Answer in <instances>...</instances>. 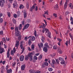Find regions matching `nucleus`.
<instances>
[{
    "label": "nucleus",
    "mask_w": 73,
    "mask_h": 73,
    "mask_svg": "<svg viewBox=\"0 0 73 73\" xmlns=\"http://www.w3.org/2000/svg\"><path fill=\"white\" fill-rule=\"evenodd\" d=\"M45 28V25L44 23H43V25L42 26V28Z\"/></svg>",
    "instance_id": "8fccbe9b"
},
{
    "label": "nucleus",
    "mask_w": 73,
    "mask_h": 73,
    "mask_svg": "<svg viewBox=\"0 0 73 73\" xmlns=\"http://www.w3.org/2000/svg\"><path fill=\"white\" fill-rule=\"evenodd\" d=\"M42 54L40 55V56H39L38 58V60H41L42 59Z\"/></svg>",
    "instance_id": "412c9836"
},
{
    "label": "nucleus",
    "mask_w": 73,
    "mask_h": 73,
    "mask_svg": "<svg viewBox=\"0 0 73 73\" xmlns=\"http://www.w3.org/2000/svg\"><path fill=\"white\" fill-rule=\"evenodd\" d=\"M70 37V38L71 39V40H73V36L72 35H71V34H69Z\"/></svg>",
    "instance_id": "4c0bfd02"
},
{
    "label": "nucleus",
    "mask_w": 73,
    "mask_h": 73,
    "mask_svg": "<svg viewBox=\"0 0 73 73\" xmlns=\"http://www.w3.org/2000/svg\"><path fill=\"white\" fill-rule=\"evenodd\" d=\"M53 49H57V47L56 45H54L53 47Z\"/></svg>",
    "instance_id": "ea45409f"
},
{
    "label": "nucleus",
    "mask_w": 73,
    "mask_h": 73,
    "mask_svg": "<svg viewBox=\"0 0 73 73\" xmlns=\"http://www.w3.org/2000/svg\"><path fill=\"white\" fill-rule=\"evenodd\" d=\"M70 39H69L68 40V41H67L65 43V44L66 45V46H68V44H70Z\"/></svg>",
    "instance_id": "9d476101"
},
{
    "label": "nucleus",
    "mask_w": 73,
    "mask_h": 73,
    "mask_svg": "<svg viewBox=\"0 0 73 73\" xmlns=\"http://www.w3.org/2000/svg\"><path fill=\"white\" fill-rule=\"evenodd\" d=\"M12 70L11 69L7 70V73H12Z\"/></svg>",
    "instance_id": "aec40b11"
},
{
    "label": "nucleus",
    "mask_w": 73,
    "mask_h": 73,
    "mask_svg": "<svg viewBox=\"0 0 73 73\" xmlns=\"http://www.w3.org/2000/svg\"><path fill=\"white\" fill-rule=\"evenodd\" d=\"M13 17H15V18H16L17 17V15L16 14H15L13 15Z\"/></svg>",
    "instance_id": "a18cd8bd"
},
{
    "label": "nucleus",
    "mask_w": 73,
    "mask_h": 73,
    "mask_svg": "<svg viewBox=\"0 0 73 73\" xmlns=\"http://www.w3.org/2000/svg\"><path fill=\"white\" fill-rule=\"evenodd\" d=\"M44 64L45 66H48V63L47 62H45L44 63Z\"/></svg>",
    "instance_id": "c03bdc74"
},
{
    "label": "nucleus",
    "mask_w": 73,
    "mask_h": 73,
    "mask_svg": "<svg viewBox=\"0 0 73 73\" xmlns=\"http://www.w3.org/2000/svg\"><path fill=\"white\" fill-rule=\"evenodd\" d=\"M19 8L20 9H23V8H24V6H23V5H20Z\"/></svg>",
    "instance_id": "b1692460"
},
{
    "label": "nucleus",
    "mask_w": 73,
    "mask_h": 73,
    "mask_svg": "<svg viewBox=\"0 0 73 73\" xmlns=\"http://www.w3.org/2000/svg\"><path fill=\"white\" fill-rule=\"evenodd\" d=\"M52 62L53 64H57V62H56V61L54 59H52Z\"/></svg>",
    "instance_id": "6ab92c4d"
},
{
    "label": "nucleus",
    "mask_w": 73,
    "mask_h": 73,
    "mask_svg": "<svg viewBox=\"0 0 73 73\" xmlns=\"http://www.w3.org/2000/svg\"><path fill=\"white\" fill-rule=\"evenodd\" d=\"M11 55H13V56H14V53L13 52V50H12L11 52Z\"/></svg>",
    "instance_id": "c9c22d12"
},
{
    "label": "nucleus",
    "mask_w": 73,
    "mask_h": 73,
    "mask_svg": "<svg viewBox=\"0 0 73 73\" xmlns=\"http://www.w3.org/2000/svg\"><path fill=\"white\" fill-rule=\"evenodd\" d=\"M34 35L35 36H37V32L35 30L34 32Z\"/></svg>",
    "instance_id": "49530a36"
},
{
    "label": "nucleus",
    "mask_w": 73,
    "mask_h": 73,
    "mask_svg": "<svg viewBox=\"0 0 73 73\" xmlns=\"http://www.w3.org/2000/svg\"><path fill=\"white\" fill-rule=\"evenodd\" d=\"M54 9L55 10H57V9H58V5H55L54 7Z\"/></svg>",
    "instance_id": "f3484780"
},
{
    "label": "nucleus",
    "mask_w": 73,
    "mask_h": 73,
    "mask_svg": "<svg viewBox=\"0 0 73 73\" xmlns=\"http://www.w3.org/2000/svg\"><path fill=\"white\" fill-rule=\"evenodd\" d=\"M43 50L44 52H48V48L46 47H44L43 48Z\"/></svg>",
    "instance_id": "4468645a"
},
{
    "label": "nucleus",
    "mask_w": 73,
    "mask_h": 73,
    "mask_svg": "<svg viewBox=\"0 0 73 73\" xmlns=\"http://www.w3.org/2000/svg\"><path fill=\"white\" fill-rule=\"evenodd\" d=\"M71 57L72 58H73V53H72L71 54Z\"/></svg>",
    "instance_id": "774afa93"
},
{
    "label": "nucleus",
    "mask_w": 73,
    "mask_h": 73,
    "mask_svg": "<svg viewBox=\"0 0 73 73\" xmlns=\"http://www.w3.org/2000/svg\"><path fill=\"white\" fill-rule=\"evenodd\" d=\"M12 21L13 23L16 24V20L15 19H13Z\"/></svg>",
    "instance_id": "cd10ccee"
},
{
    "label": "nucleus",
    "mask_w": 73,
    "mask_h": 73,
    "mask_svg": "<svg viewBox=\"0 0 73 73\" xmlns=\"http://www.w3.org/2000/svg\"><path fill=\"white\" fill-rule=\"evenodd\" d=\"M20 46L21 48V49H22V52L21 53V54H22L23 52H24V50L25 49V47H23V41H22L20 42Z\"/></svg>",
    "instance_id": "f257e3e1"
},
{
    "label": "nucleus",
    "mask_w": 73,
    "mask_h": 73,
    "mask_svg": "<svg viewBox=\"0 0 73 73\" xmlns=\"http://www.w3.org/2000/svg\"><path fill=\"white\" fill-rule=\"evenodd\" d=\"M13 8H17V1H15L14 2V3L13 4Z\"/></svg>",
    "instance_id": "1a4fd4ad"
},
{
    "label": "nucleus",
    "mask_w": 73,
    "mask_h": 73,
    "mask_svg": "<svg viewBox=\"0 0 73 73\" xmlns=\"http://www.w3.org/2000/svg\"><path fill=\"white\" fill-rule=\"evenodd\" d=\"M23 15L24 16V18H26V17H27V13L26 12H25L24 13Z\"/></svg>",
    "instance_id": "bb28decb"
},
{
    "label": "nucleus",
    "mask_w": 73,
    "mask_h": 73,
    "mask_svg": "<svg viewBox=\"0 0 73 73\" xmlns=\"http://www.w3.org/2000/svg\"><path fill=\"white\" fill-rule=\"evenodd\" d=\"M30 39L28 41V44L29 45H31V43H32V41H31V39Z\"/></svg>",
    "instance_id": "4be33fe9"
},
{
    "label": "nucleus",
    "mask_w": 73,
    "mask_h": 73,
    "mask_svg": "<svg viewBox=\"0 0 73 73\" xmlns=\"http://www.w3.org/2000/svg\"><path fill=\"white\" fill-rule=\"evenodd\" d=\"M59 59L60 61H61L64 60V59L62 57H59Z\"/></svg>",
    "instance_id": "a19ab883"
},
{
    "label": "nucleus",
    "mask_w": 73,
    "mask_h": 73,
    "mask_svg": "<svg viewBox=\"0 0 73 73\" xmlns=\"http://www.w3.org/2000/svg\"><path fill=\"white\" fill-rule=\"evenodd\" d=\"M28 38L29 39H31L32 41H33L35 40V37L34 36H30L28 37Z\"/></svg>",
    "instance_id": "39448f33"
},
{
    "label": "nucleus",
    "mask_w": 73,
    "mask_h": 73,
    "mask_svg": "<svg viewBox=\"0 0 73 73\" xmlns=\"http://www.w3.org/2000/svg\"><path fill=\"white\" fill-rule=\"evenodd\" d=\"M38 7L37 6H36L35 8V11H37V10H38V9H37Z\"/></svg>",
    "instance_id": "5fc2aeb1"
},
{
    "label": "nucleus",
    "mask_w": 73,
    "mask_h": 73,
    "mask_svg": "<svg viewBox=\"0 0 73 73\" xmlns=\"http://www.w3.org/2000/svg\"><path fill=\"white\" fill-rule=\"evenodd\" d=\"M27 39H28V37L27 36H25V40L27 41Z\"/></svg>",
    "instance_id": "e2e57ef3"
},
{
    "label": "nucleus",
    "mask_w": 73,
    "mask_h": 73,
    "mask_svg": "<svg viewBox=\"0 0 73 73\" xmlns=\"http://www.w3.org/2000/svg\"><path fill=\"white\" fill-rule=\"evenodd\" d=\"M68 3H69L68 2H66L65 3L64 6V9H66L67 7L68 6Z\"/></svg>",
    "instance_id": "ddd939ff"
},
{
    "label": "nucleus",
    "mask_w": 73,
    "mask_h": 73,
    "mask_svg": "<svg viewBox=\"0 0 73 73\" xmlns=\"http://www.w3.org/2000/svg\"><path fill=\"white\" fill-rule=\"evenodd\" d=\"M17 14L18 15V16H20V11H18L17 12Z\"/></svg>",
    "instance_id": "3c124183"
},
{
    "label": "nucleus",
    "mask_w": 73,
    "mask_h": 73,
    "mask_svg": "<svg viewBox=\"0 0 73 73\" xmlns=\"http://www.w3.org/2000/svg\"><path fill=\"white\" fill-rule=\"evenodd\" d=\"M29 23L26 24L23 29V31H24L25 29H27L28 28V27H29Z\"/></svg>",
    "instance_id": "20e7f679"
},
{
    "label": "nucleus",
    "mask_w": 73,
    "mask_h": 73,
    "mask_svg": "<svg viewBox=\"0 0 73 73\" xmlns=\"http://www.w3.org/2000/svg\"><path fill=\"white\" fill-rule=\"evenodd\" d=\"M12 58H13L12 56H10L9 58V60H12Z\"/></svg>",
    "instance_id": "0e129e2a"
},
{
    "label": "nucleus",
    "mask_w": 73,
    "mask_h": 73,
    "mask_svg": "<svg viewBox=\"0 0 73 73\" xmlns=\"http://www.w3.org/2000/svg\"><path fill=\"white\" fill-rule=\"evenodd\" d=\"M58 52L60 54H61L62 53V50L61 49H59Z\"/></svg>",
    "instance_id": "a878e982"
},
{
    "label": "nucleus",
    "mask_w": 73,
    "mask_h": 73,
    "mask_svg": "<svg viewBox=\"0 0 73 73\" xmlns=\"http://www.w3.org/2000/svg\"><path fill=\"white\" fill-rule=\"evenodd\" d=\"M28 56H26L25 58V60L26 61L28 60V59H29V57Z\"/></svg>",
    "instance_id": "c756f323"
},
{
    "label": "nucleus",
    "mask_w": 73,
    "mask_h": 73,
    "mask_svg": "<svg viewBox=\"0 0 73 73\" xmlns=\"http://www.w3.org/2000/svg\"><path fill=\"white\" fill-rule=\"evenodd\" d=\"M33 9H32L31 8L30 9H29V11L32 12V11H33Z\"/></svg>",
    "instance_id": "69168bd1"
},
{
    "label": "nucleus",
    "mask_w": 73,
    "mask_h": 73,
    "mask_svg": "<svg viewBox=\"0 0 73 73\" xmlns=\"http://www.w3.org/2000/svg\"><path fill=\"white\" fill-rule=\"evenodd\" d=\"M45 33L46 34H47V33L49 32V30L47 29H45Z\"/></svg>",
    "instance_id": "5701e85b"
},
{
    "label": "nucleus",
    "mask_w": 73,
    "mask_h": 73,
    "mask_svg": "<svg viewBox=\"0 0 73 73\" xmlns=\"http://www.w3.org/2000/svg\"><path fill=\"white\" fill-rule=\"evenodd\" d=\"M13 51L14 52V53H16V48H13Z\"/></svg>",
    "instance_id": "864d4df0"
},
{
    "label": "nucleus",
    "mask_w": 73,
    "mask_h": 73,
    "mask_svg": "<svg viewBox=\"0 0 73 73\" xmlns=\"http://www.w3.org/2000/svg\"><path fill=\"white\" fill-rule=\"evenodd\" d=\"M35 49V47L34 46V45L33 44H32L31 45V49L32 50H34Z\"/></svg>",
    "instance_id": "58836bf2"
},
{
    "label": "nucleus",
    "mask_w": 73,
    "mask_h": 73,
    "mask_svg": "<svg viewBox=\"0 0 73 73\" xmlns=\"http://www.w3.org/2000/svg\"><path fill=\"white\" fill-rule=\"evenodd\" d=\"M2 17H4V16H3V15L2 13H0V18H1Z\"/></svg>",
    "instance_id": "de8ad7c7"
},
{
    "label": "nucleus",
    "mask_w": 73,
    "mask_h": 73,
    "mask_svg": "<svg viewBox=\"0 0 73 73\" xmlns=\"http://www.w3.org/2000/svg\"><path fill=\"white\" fill-rule=\"evenodd\" d=\"M7 15L9 17H11V13L10 12L7 13Z\"/></svg>",
    "instance_id": "37998d69"
},
{
    "label": "nucleus",
    "mask_w": 73,
    "mask_h": 73,
    "mask_svg": "<svg viewBox=\"0 0 73 73\" xmlns=\"http://www.w3.org/2000/svg\"><path fill=\"white\" fill-rule=\"evenodd\" d=\"M53 16H54L55 18L57 17V14L54 13L53 14Z\"/></svg>",
    "instance_id": "e433bc0d"
},
{
    "label": "nucleus",
    "mask_w": 73,
    "mask_h": 73,
    "mask_svg": "<svg viewBox=\"0 0 73 73\" xmlns=\"http://www.w3.org/2000/svg\"><path fill=\"white\" fill-rule=\"evenodd\" d=\"M33 59L34 60H35V61H36L37 60V57L36 56H34L33 57Z\"/></svg>",
    "instance_id": "72a5a7b5"
},
{
    "label": "nucleus",
    "mask_w": 73,
    "mask_h": 73,
    "mask_svg": "<svg viewBox=\"0 0 73 73\" xmlns=\"http://www.w3.org/2000/svg\"><path fill=\"white\" fill-rule=\"evenodd\" d=\"M44 46L46 48L49 47V45H48V43H46L45 44H44Z\"/></svg>",
    "instance_id": "a211bd4d"
},
{
    "label": "nucleus",
    "mask_w": 73,
    "mask_h": 73,
    "mask_svg": "<svg viewBox=\"0 0 73 73\" xmlns=\"http://www.w3.org/2000/svg\"><path fill=\"white\" fill-rule=\"evenodd\" d=\"M38 46L39 48L40 49H41V45L40 44L38 43Z\"/></svg>",
    "instance_id": "13d9d810"
},
{
    "label": "nucleus",
    "mask_w": 73,
    "mask_h": 73,
    "mask_svg": "<svg viewBox=\"0 0 73 73\" xmlns=\"http://www.w3.org/2000/svg\"><path fill=\"white\" fill-rule=\"evenodd\" d=\"M26 7L27 9H29V3H26Z\"/></svg>",
    "instance_id": "f704fd0d"
},
{
    "label": "nucleus",
    "mask_w": 73,
    "mask_h": 73,
    "mask_svg": "<svg viewBox=\"0 0 73 73\" xmlns=\"http://www.w3.org/2000/svg\"><path fill=\"white\" fill-rule=\"evenodd\" d=\"M15 31L16 36H19L20 35V31H19V29H18V28H17V27H15Z\"/></svg>",
    "instance_id": "f03ea898"
},
{
    "label": "nucleus",
    "mask_w": 73,
    "mask_h": 73,
    "mask_svg": "<svg viewBox=\"0 0 73 73\" xmlns=\"http://www.w3.org/2000/svg\"><path fill=\"white\" fill-rule=\"evenodd\" d=\"M22 23L23 25H24L25 24V21H24V20H23Z\"/></svg>",
    "instance_id": "4d7b16f0"
},
{
    "label": "nucleus",
    "mask_w": 73,
    "mask_h": 73,
    "mask_svg": "<svg viewBox=\"0 0 73 73\" xmlns=\"http://www.w3.org/2000/svg\"><path fill=\"white\" fill-rule=\"evenodd\" d=\"M9 38H7L6 37V40L7 41H9Z\"/></svg>",
    "instance_id": "052dcab7"
},
{
    "label": "nucleus",
    "mask_w": 73,
    "mask_h": 73,
    "mask_svg": "<svg viewBox=\"0 0 73 73\" xmlns=\"http://www.w3.org/2000/svg\"><path fill=\"white\" fill-rule=\"evenodd\" d=\"M16 65V62H13L12 64V66L13 67H14L15 66V65Z\"/></svg>",
    "instance_id": "473e14b6"
},
{
    "label": "nucleus",
    "mask_w": 73,
    "mask_h": 73,
    "mask_svg": "<svg viewBox=\"0 0 73 73\" xmlns=\"http://www.w3.org/2000/svg\"><path fill=\"white\" fill-rule=\"evenodd\" d=\"M57 40L59 42H61V41H62V39H60V38H57Z\"/></svg>",
    "instance_id": "79ce46f5"
},
{
    "label": "nucleus",
    "mask_w": 73,
    "mask_h": 73,
    "mask_svg": "<svg viewBox=\"0 0 73 73\" xmlns=\"http://www.w3.org/2000/svg\"><path fill=\"white\" fill-rule=\"evenodd\" d=\"M0 35H3V31H1L0 32Z\"/></svg>",
    "instance_id": "680f3d73"
},
{
    "label": "nucleus",
    "mask_w": 73,
    "mask_h": 73,
    "mask_svg": "<svg viewBox=\"0 0 73 73\" xmlns=\"http://www.w3.org/2000/svg\"><path fill=\"white\" fill-rule=\"evenodd\" d=\"M30 57V61H32L33 60V56Z\"/></svg>",
    "instance_id": "09e8293b"
},
{
    "label": "nucleus",
    "mask_w": 73,
    "mask_h": 73,
    "mask_svg": "<svg viewBox=\"0 0 73 73\" xmlns=\"http://www.w3.org/2000/svg\"><path fill=\"white\" fill-rule=\"evenodd\" d=\"M46 15H48V11H44V15H46Z\"/></svg>",
    "instance_id": "bf43d9fd"
},
{
    "label": "nucleus",
    "mask_w": 73,
    "mask_h": 73,
    "mask_svg": "<svg viewBox=\"0 0 73 73\" xmlns=\"http://www.w3.org/2000/svg\"><path fill=\"white\" fill-rule=\"evenodd\" d=\"M40 46H41V47L43 46V43H40Z\"/></svg>",
    "instance_id": "338daca9"
},
{
    "label": "nucleus",
    "mask_w": 73,
    "mask_h": 73,
    "mask_svg": "<svg viewBox=\"0 0 73 73\" xmlns=\"http://www.w3.org/2000/svg\"><path fill=\"white\" fill-rule=\"evenodd\" d=\"M48 70L50 72H52L53 70V69L51 68H48Z\"/></svg>",
    "instance_id": "2f4dec72"
},
{
    "label": "nucleus",
    "mask_w": 73,
    "mask_h": 73,
    "mask_svg": "<svg viewBox=\"0 0 73 73\" xmlns=\"http://www.w3.org/2000/svg\"><path fill=\"white\" fill-rule=\"evenodd\" d=\"M29 72L31 73H35V71L33 70H29Z\"/></svg>",
    "instance_id": "dca6fc26"
},
{
    "label": "nucleus",
    "mask_w": 73,
    "mask_h": 73,
    "mask_svg": "<svg viewBox=\"0 0 73 73\" xmlns=\"http://www.w3.org/2000/svg\"><path fill=\"white\" fill-rule=\"evenodd\" d=\"M62 62H60V64L62 65H64V64L65 63V62L64 60L62 61Z\"/></svg>",
    "instance_id": "c85d7f7f"
},
{
    "label": "nucleus",
    "mask_w": 73,
    "mask_h": 73,
    "mask_svg": "<svg viewBox=\"0 0 73 73\" xmlns=\"http://www.w3.org/2000/svg\"><path fill=\"white\" fill-rule=\"evenodd\" d=\"M4 3H5V0H1L0 1V6L3 5Z\"/></svg>",
    "instance_id": "0eeeda50"
},
{
    "label": "nucleus",
    "mask_w": 73,
    "mask_h": 73,
    "mask_svg": "<svg viewBox=\"0 0 73 73\" xmlns=\"http://www.w3.org/2000/svg\"><path fill=\"white\" fill-rule=\"evenodd\" d=\"M2 40H3V42H4V43H5L7 42V41H6V39H5V38H2Z\"/></svg>",
    "instance_id": "393cba45"
},
{
    "label": "nucleus",
    "mask_w": 73,
    "mask_h": 73,
    "mask_svg": "<svg viewBox=\"0 0 73 73\" xmlns=\"http://www.w3.org/2000/svg\"><path fill=\"white\" fill-rule=\"evenodd\" d=\"M3 19L2 18H0V22L2 23H3Z\"/></svg>",
    "instance_id": "603ef678"
},
{
    "label": "nucleus",
    "mask_w": 73,
    "mask_h": 73,
    "mask_svg": "<svg viewBox=\"0 0 73 73\" xmlns=\"http://www.w3.org/2000/svg\"><path fill=\"white\" fill-rule=\"evenodd\" d=\"M56 62L58 64H59V61H58V59H56Z\"/></svg>",
    "instance_id": "6e6d98bb"
},
{
    "label": "nucleus",
    "mask_w": 73,
    "mask_h": 73,
    "mask_svg": "<svg viewBox=\"0 0 73 73\" xmlns=\"http://www.w3.org/2000/svg\"><path fill=\"white\" fill-rule=\"evenodd\" d=\"M24 59V56L23 55H21L20 57V60L21 61H23Z\"/></svg>",
    "instance_id": "f8f14e48"
},
{
    "label": "nucleus",
    "mask_w": 73,
    "mask_h": 73,
    "mask_svg": "<svg viewBox=\"0 0 73 73\" xmlns=\"http://www.w3.org/2000/svg\"><path fill=\"white\" fill-rule=\"evenodd\" d=\"M5 52V50L2 47H0V53H3V52Z\"/></svg>",
    "instance_id": "6e6552de"
},
{
    "label": "nucleus",
    "mask_w": 73,
    "mask_h": 73,
    "mask_svg": "<svg viewBox=\"0 0 73 73\" xmlns=\"http://www.w3.org/2000/svg\"><path fill=\"white\" fill-rule=\"evenodd\" d=\"M21 37H22V36H21L20 35L19 36L18 38V39L19 40V41H20L21 40Z\"/></svg>",
    "instance_id": "7c9ffc66"
},
{
    "label": "nucleus",
    "mask_w": 73,
    "mask_h": 73,
    "mask_svg": "<svg viewBox=\"0 0 73 73\" xmlns=\"http://www.w3.org/2000/svg\"><path fill=\"white\" fill-rule=\"evenodd\" d=\"M11 50V48H8V50L7 52V58H9V56H10V54L9 53V52L10 50Z\"/></svg>",
    "instance_id": "7ed1b4c3"
},
{
    "label": "nucleus",
    "mask_w": 73,
    "mask_h": 73,
    "mask_svg": "<svg viewBox=\"0 0 73 73\" xmlns=\"http://www.w3.org/2000/svg\"><path fill=\"white\" fill-rule=\"evenodd\" d=\"M33 54V53L32 52H30L28 54V56L29 57H33L32 56Z\"/></svg>",
    "instance_id": "2eb2a0df"
},
{
    "label": "nucleus",
    "mask_w": 73,
    "mask_h": 73,
    "mask_svg": "<svg viewBox=\"0 0 73 73\" xmlns=\"http://www.w3.org/2000/svg\"><path fill=\"white\" fill-rule=\"evenodd\" d=\"M15 47H18L20 45V42L19 40H16L15 42Z\"/></svg>",
    "instance_id": "423d86ee"
},
{
    "label": "nucleus",
    "mask_w": 73,
    "mask_h": 73,
    "mask_svg": "<svg viewBox=\"0 0 73 73\" xmlns=\"http://www.w3.org/2000/svg\"><path fill=\"white\" fill-rule=\"evenodd\" d=\"M25 68V64L22 65L21 66V70H24Z\"/></svg>",
    "instance_id": "9b49d317"
}]
</instances>
